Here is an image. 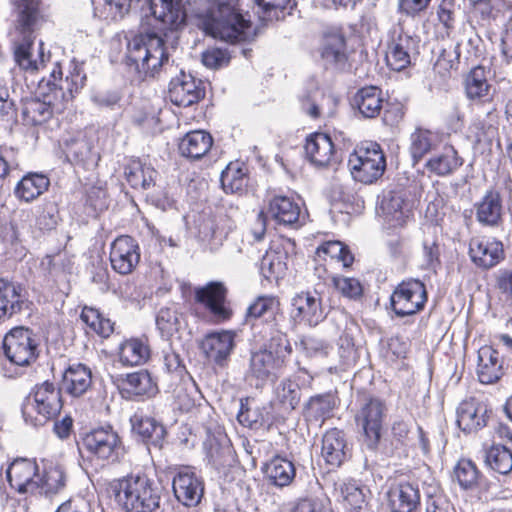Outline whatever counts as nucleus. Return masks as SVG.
Returning <instances> with one entry per match:
<instances>
[{
    "mask_svg": "<svg viewBox=\"0 0 512 512\" xmlns=\"http://www.w3.org/2000/svg\"><path fill=\"white\" fill-rule=\"evenodd\" d=\"M87 76L82 64L71 61L66 72L55 62L47 79L40 80L37 93L40 98L28 101L24 107V119L37 126L48 122L54 110L65 109L86 85Z\"/></svg>",
    "mask_w": 512,
    "mask_h": 512,
    "instance_id": "nucleus-1",
    "label": "nucleus"
},
{
    "mask_svg": "<svg viewBox=\"0 0 512 512\" xmlns=\"http://www.w3.org/2000/svg\"><path fill=\"white\" fill-rule=\"evenodd\" d=\"M13 16L15 61L25 71L37 72L45 67L44 54L32 58L31 50L42 26L48 21L44 0H9Z\"/></svg>",
    "mask_w": 512,
    "mask_h": 512,
    "instance_id": "nucleus-2",
    "label": "nucleus"
},
{
    "mask_svg": "<svg viewBox=\"0 0 512 512\" xmlns=\"http://www.w3.org/2000/svg\"><path fill=\"white\" fill-rule=\"evenodd\" d=\"M240 1L225 0L216 16L209 19L204 33L231 45L252 42L257 35L256 27Z\"/></svg>",
    "mask_w": 512,
    "mask_h": 512,
    "instance_id": "nucleus-3",
    "label": "nucleus"
},
{
    "mask_svg": "<svg viewBox=\"0 0 512 512\" xmlns=\"http://www.w3.org/2000/svg\"><path fill=\"white\" fill-rule=\"evenodd\" d=\"M78 450L85 463L103 468L120 462L124 444L118 432L107 425L82 433Z\"/></svg>",
    "mask_w": 512,
    "mask_h": 512,
    "instance_id": "nucleus-4",
    "label": "nucleus"
},
{
    "mask_svg": "<svg viewBox=\"0 0 512 512\" xmlns=\"http://www.w3.org/2000/svg\"><path fill=\"white\" fill-rule=\"evenodd\" d=\"M63 406L61 388L53 381L45 380L30 389L23 400L21 413L27 425L39 428L56 420Z\"/></svg>",
    "mask_w": 512,
    "mask_h": 512,
    "instance_id": "nucleus-5",
    "label": "nucleus"
},
{
    "mask_svg": "<svg viewBox=\"0 0 512 512\" xmlns=\"http://www.w3.org/2000/svg\"><path fill=\"white\" fill-rule=\"evenodd\" d=\"M109 487L114 500L127 512H153L159 507L160 496L145 474L113 480Z\"/></svg>",
    "mask_w": 512,
    "mask_h": 512,
    "instance_id": "nucleus-6",
    "label": "nucleus"
},
{
    "mask_svg": "<svg viewBox=\"0 0 512 512\" xmlns=\"http://www.w3.org/2000/svg\"><path fill=\"white\" fill-rule=\"evenodd\" d=\"M363 50V39L354 27H351L349 33L341 27L327 29L322 35L319 48L320 57L325 64L341 72L350 71L354 55Z\"/></svg>",
    "mask_w": 512,
    "mask_h": 512,
    "instance_id": "nucleus-7",
    "label": "nucleus"
},
{
    "mask_svg": "<svg viewBox=\"0 0 512 512\" xmlns=\"http://www.w3.org/2000/svg\"><path fill=\"white\" fill-rule=\"evenodd\" d=\"M168 61L165 43L152 34L133 36L127 44L125 62L145 77L154 76L164 62Z\"/></svg>",
    "mask_w": 512,
    "mask_h": 512,
    "instance_id": "nucleus-8",
    "label": "nucleus"
},
{
    "mask_svg": "<svg viewBox=\"0 0 512 512\" xmlns=\"http://www.w3.org/2000/svg\"><path fill=\"white\" fill-rule=\"evenodd\" d=\"M348 166L353 178L364 184L375 183L386 170V156L375 141H362L349 155Z\"/></svg>",
    "mask_w": 512,
    "mask_h": 512,
    "instance_id": "nucleus-9",
    "label": "nucleus"
},
{
    "mask_svg": "<svg viewBox=\"0 0 512 512\" xmlns=\"http://www.w3.org/2000/svg\"><path fill=\"white\" fill-rule=\"evenodd\" d=\"M1 352L12 365L28 367L39 357V343L32 329L16 326L3 338Z\"/></svg>",
    "mask_w": 512,
    "mask_h": 512,
    "instance_id": "nucleus-10",
    "label": "nucleus"
},
{
    "mask_svg": "<svg viewBox=\"0 0 512 512\" xmlns=\"http://www.w3.org/2000/svg\"><path fill=\"white\" fill-rule=\"evenodd\" d=\"M428 302L424 282L408 278L398 283L390 296V308L398 318L414 316L422 312Z\"/></svg>",
    "mask_w": 512,
    "mask_h": 512,
    "instance_id": "nucleus-11",
    "label": "nucleus"
},
{
    "mask_svg": "<svg viewBox=\"0 0 512 512\" xmlns=\"http://www.w3.org/2000/svg\"><path fill=\"white\" fill-rule=\"evenodd\" d=\"M386 412L387 407L382 399L369 396L354 416L357 428L371 449L377 448L381 441Z\"/></svg>",
    "mask_w": 512,
    "mask_h": 512,
    "instance_id": "nucleus-12",
    "label": "nucleus"
},
{
    "mask_svg": "<svg viewBox=\"0 0 512 512\" xmlns=\"http://www.w3.org/2000/svg\"><path fill=\"white\" fill-rule=\"evenodd\" d=\"M227 298L228 288L221 281H210L194 289L195 303L202 305L217 322H226L233 315Z\"/></svg>",
    "mask_w": 512,
    "mask_h": 512,
    "instance_id": "nucleus-13",
    "label": "nucleus"
},
{
    "mask_svg": "<svg viewBox=\"0 0 512 512\" xmlns=\"http://www.w3.org/2000/svg\"><path fill=\"white\" fill-rule=\"evenodd\" d=\"M418 40L403 28L393 29L387 42L385 61L394 71H402L412 63V56L417 53Z\"/></svg>",
    "mask_w": 512,
    "mask_h": 512,
    "instance_id": "nucleus-14",
    "label": "nucleus"
},
{
    "mask_svg": "<svg viewBox=\"0 0 512 512\" xmlns=\"http://www.w3.org/2000/svg\"><path fill=\"white\" fill-rule=\"evenodd\" d=\"M205 96L204 82L183 71L169 83L168 98L177 107H192L201 102Z\"/></svg>",
    "mask_w": 512,
    "mask_h": 512,
    "instance_id": "nucleus-15",
    "label": "nucleus"
},
{
    "mask_svg": "<svg viewBox=\"0 0 512 512\" xmlns=\"http://www.w3.org/2000/svg\"><path fill=\"white\" fill-rule=\"evenodd\" d=\"M511 13L509 0H468L467 21L475 28H489Z\"/></svg>",
    "mask_w": 512,
    "mask_h": 512,
    "instance_id": "nucleus-16",
    "label": "nucleus"
},
{
    "mask_svg": "<svg viewBox=\"0 0 512 512\" xmlns=\"http://www.w3.org/2000/svg\"><path fill=\"white\" fill-rule=\"evenodd\" d=\"M468 255L476 267L488 270L504 260L505 251L499 239L478 235L469 239Z\"/></svg>",
    "mask_w": 512,
    "mask_h": 512,
    "instance_id": "nucleus-17",
    "label": "nucleus"
},
{
    "mask_svg": "<svg viewBox=\"0 0 512 512\" xmlns=\"http://www.w3.org/2000/svg\"><path fill=\"white\" fill-rule=\"evenodd\" d=\"M118 381L121 395L128 400L145 401L159 392L157 379L147 369L127 373Z\"/></svg>",
    "mask_w": 512,
    "mask_h": 512,
    "instance_id": "nucleus-18",
    "label": "nucleus"
},
{
    "mask_svg": "<svg viewBox=\"0 0 512 512\" xmlns=\"http://www.w3.org/2000/svg\"><path fill=\"white\" fill-rule=\"evenodd\" d=\"M141 258L136 239L129 235L118 236L110 246L109 260L112 269L120 275H129L135 271Z\"/></svg>",
    "mask_w": 512,
    "mask_h": 512,
    "instance_id": "nucleus-19",
    "label": "nucleus"
},
{
    "mask_svg": "<svg viewBox=\"0 0 512 512\" xmlns=\"http://www.w3.org/2000/svg\"><path fill=\"white\" fill-rule=\"evenodd\" d=\"M492 410L476 397L462 400L456 409V423L465 434L477 433L487 426Z\"/></svg>",
    "mask_w": 512,
    "mask_h": 512,
    "instance_id": "nucleus-20",
    "label": "nucleus"
},
{
    "mask_svg": "<svg viewBox=\"0 0 512 512\" xmlns=\"http://www.w3.org/2000/svg\"><path fill=\"white\" fill-rule=\"evenodd\" d=\"M38 469L37 462L33 459H14L6 469V478L10 487L20 494H36Z\"/></svg>",
    "mask_w": 512,
    "mask_h": 512,
    "instance_id": "nucleus-21",
    "label": "nucleus"
},
{
    "mask_svg": "<svg viewBox=\"0 0 512 512\" xmlns=\"http://www.w3.org/2000/svg\"><path fill=\"white\" fill-rule=\"evenodd\" d=\"M304 151L306 159L315 167L328 168L339 163V154L332 138L322 132H314L307 136Z\"/></svg>",
    "mask_w": 512,
    "mask_h": 512,
    "instance_id": "nucleus-22",
    "label": "nucleus"
},
{
    "mask_svg": "<svg viewBox=\"0 0 512 512\" xmlns=\"http://www.w3.org/2000/svg\"><path fill=\"white\" fill-rule=\"evenodd\" d=\"M172 488L176 499L187 507L200 503L204 494V482L193 468L182 467L173 478Z\"/></svg>",
    "mask_w": 512,
    "mask_h": 512,
    "instance_id": "nucleus-23",
    "label": "nucleus"
},
{
    "mask_svg": "<svg viewBox=\"0 0 512 512\" xmlns=\"http://www.w3.org/2000/svg\"><path fill=\"white\" fill-rule=\"evenodd\" d=\"M261 214H265L279 225L295 227L300 222L301 207L293 197L268 194L265 209Z\"/></svg>",
    "mask_w": 512,
    "mask_h": 512,
    "instance_id": "nucleus-24",
    "label": "nucleus"
},
{
    "mask_svg": "<svg viewBox=\"0 0 512 512\" xmlns=\"http://www.w3.org/2000/svg\"><path fill=\"white\" fill-rule=\"evenodd\" d=\"M151 14L158 24L159 30L178 31L186 24V12L182 0H150Z\"/></svg>",
    "mask_w": 512,
    "mask_h": 512,
    "instance_id": "nucleus-25",
    "label": "nucleus"
},
{
    "mask_svg": "<svg viewBox=\"0 0 512 512\" xmlns=\"http://www.w3.org/2000/svg\"><path fill=\"white\" fill-rule=\"evenodd\" d=\"M289 242L290 239L279 236L271 241L263 255L260 261V273L268 281H278L285 276L288 269V252L285 244Z\"/></svg>",
    "mask_w": 512,
    "mask_h": 512,
    "instance_id": "nucleus-26",
    "label": "nucleus"
},
{
    "mask_svg": "<svg viewBox=\"0 0 512 512\" xmlns=\"http://www.w3.org/2000/svg\"><path fill=\"white\" fill-rule=\"evenodd\" d=\"M385 102L386 97L381 87L365 85L354 93L351 106L360 118L372 120L381 116Z\"/></svg>",
    "mask_w": 512,
    "mask_h": 512,
    "instance_id": "nucleus-27",
    "label": "nucleus"
},
{
    "mask_svg": "<svg viewBox=\"0 0 512 512\" xmlns=\"http://www.w3.org/2000/svg\"><path fill=\"white\" fill-rule=\"evenodd\" d=\"M490 69L476 65L464 77V92L466 98L474 104H491L494 92L489 82Z\"/></svg>",
    "mask_w": 512,
    "mask_h": 512,
    "instance_id": "nucleus-28",
    "label": "nucleus"
},
{
    "mask_svg": "<svg viewBox=\"0 0 512 512\" xmlns=\"http://www.w3.org/2000/svg\"><path fill=\"white\" fill-rule=\"evenodd\" d=\"M476 221L483 227L498 228L504 222L503 199L495 188L488 189L474 203Z\"/></svg>",
    "mask_w": 512,
    "mask_h": 512,
    "instance_id": "nucleus-29",
    "label": "nucleus"
},
{
    "mask_svg": "<svg viewBox=\"0 0 512 512\" xmlns=\"http://www.w3.org/2000/svg\"><path fill=\"white\" fill-rule=\"evenodd\" d=\"M235 347V333L228 330L210 332L200 343V348L209 361L223 367Z\"/></svg>",
    "mask_w": 512,
    "mask_h": 512,
    "instance_id": "nucleus-30",
    "label": "nucleus"
},
{
    "mask_svg": "<svg viewBox=\"0 0 512 512\" xmlns=\"http://www.w3.org/2000/svg\"><path fill=\"white\" fill-rule=\"evenodd\" d=\"M414 196L408 188H398L390 191L381 201L384 214L397 225L403 226L413 215Z\"/></svg>",
    "mask_w": 512,
    "mask_h": 512,
    "instance_id": "nucleus-31",
    "label": "nucleus"
},
{
    "mask_svg": "<svg viewBox=\"0 0 512 512\" xmlns=\"http://www.w3.org/2000/svg\"><path fill=\"white\" fill-rule=\"evenodd\" d=\"M476 373L482 384H495L504 376V359L493 345L486 344L478 349Z\"/></svg>",
    "mask_w": 512,
    "mask_h": 512,
    "instance_id": "nucleus-32",
    "label": "nucleus"
},
{
    "mask_svg": "<svg viewBox=\"0 0 512 512\" xmlns=\"http://www.w3.org/2000/svg\"><path fill=\"white\" fill-rule=\"evenodd\" d=\"M26 303L27 298L21 284L0 278V322L20 314Z\"/></svg>",
    "mask_w": 512,
    "mask_h": 512,
    "instance_id": "nucleus-33",
    "label": "nucleus"
},
{
    "mask_svg": "<svg viewBox=\"0 0 512 512\" xmlns=\"http://www.w3.org/2000/svg\"><path fill=\"white\" fill-rule=\"evenodd\" d=\"M392 512H413L420 505V491L417 484L399 481L390 485L387 492Z\"/></svg>",
    "mask_w": 512,
    "mask_h": 512,
    "instance_id": "nucleus-34",
    "label": "nucleus"
},
{
    "mask_svg": "<svg viewBox=\"0 0 512 512\" xmlns=\"http://www.w3.org/2000/svg\"><path fill=\"white\" fill-rule=\"evenodd\" d=\"M291 316L299 324L317 325L323 319L321 300L311 292L296 294L291 303Z\"/></svg>",
    "mask_w": 512,
    "mask_h": 512,
    "instance_id": "nucleus-35",
    "label": "nucleus"
},
{
    "mask_svg": "<svg viewBox=\"0 0 512 512\" xmlns=\"http://www.w3.org/2000/svg\"><path fill=\"white\" fill-rule=\"evenodd\" d=\"M214 145L213 136L206 130L187 132L178 143L179 154L190 160L197 161L208 156Z\"/></svg>",
    "mask_w": 512,
    "mask_h": 512,
    "instance_id": "nucleus-36",
    "label": "nucleus"
},
{
    "mask_svg": "<svg viewBox=\"0 0 512 512\" xmlns=\"http://www.w3.org/2000/svg\"><path fill=\"white\" fill-rule=\"evenodd\" d=\"M286 367L287 364L283 359L260 349L251 356L249 371L252 377L262 382L268 380L275 382Z\"/></svg>",
    "mask_w": 512,
    "mask_h": 512,
    "instance_id": "nucleus-37",
    "label": "nucleus"
},
{
    "mask_svg": "<svg viewBox=\"0 0 512 512\" xmlns=\"http://www.w3.org/2000/svg\"><path fill=\"white\" fill-rule=\"evenodd\" d=\"M158 172L139 158H131L124 165V178L137 191L149 190L156 184Z\"/></svg>",
    "mask_w": 512,
    "mask_h": 512,
    "instance_id": "nucleus-38",
    "label": "nucleus"
},
{
    "mask_svg": "<svg viewBox=\"0 0 512 512\" xmlns=\"http://www.w3.org/2000/svg\"><path fill=\"white\" fill-rule=\"evenodd\" d=\"M453 479L464 490L488 491L489 482L477 467L476 463L468 458H461L453 468Z\"/></svg>",
    "mask_w": 512,
    "mask_h": 512,
    "instance_id": "nucleus-39",
    "label": "nucleus"
},
{
    "mask_svg": "<svg viewBox=\"0 0 512 512\" xmlns=\"http://www.w3.org/2000/svg\"><path fill=\"white\" fill-rule=\"evenodd\" d=\"M61 385V390L68 395L80 397L92 386V372L82 363L69 365L63 373Z\"/></svg>",
    "mask_w": 512,
    "mask_h": 512,
    "instance_id": "nucleus-40",
    "label": "nucleus"
},
{
    "mask_svg": "<svg viewBox=\"0 0 512 512\" xmlns=\"http://www.w3.org/2000/svg\"><path fill=\"white\" fill-rule=\"evenodd\" d=\"M464 161L453 145L446 144L441 152L432 155L425 163V169L433 175L445 177L458 170Z\"/></svg>",
    "mask_w": 512,
    "mask_h": 512,
    "instance_id": "nucleus-41",
    "label": "nucleus"
},
{
    "mask_svg": "<svg viewBox=\"0 0 512 512\" xmlns=\"http://www.w3.org/2000/svg\"><path fill=\"white\" fill-rule=\"evenodd\" d=\"M80 320L85 325L84 330L87 335L108 339L114 333L115 322L96 307L83 306Z\"/></svg>",
    "mask_w": 512,
    "mask_h": 512,
    "instance_id": "nucleus-42",
    "label": "nucleus"
},
{
    "mask_svg": "<svg viewBox=\"0 0 512 512\" xmlns=\"http://www.w3.org/2000/svg\"><path fill=\"white\" fill-rule=\"evenodd\" d=\"M314 260L318 263H337L349 268L354 263V255L349 247L338 240L322 242L314 252Z\"/></svg>",
    "mask_w": 512,
    "mask_h": 512,
    "instance_id": "nucleus-43",
    "label": "nucleus"
},
{
    "mask_svg": "<svg viewBox=\"0 0 512 512\" xmlns=\"http://www.w3.org/2000/svg\"><path fill=\"white\" fill-rule=\"evenodd\" d=\"M346 448L343 430L331 428L323 435L321 454L328 465L339 467L346 459Z\"/></svg>",
    "mask_w": 512,
    "mask_h": 512,
    "instance_id": "nucleus-44",
    "label": "nucleus"
},
{
    "mask_svg": "<svg viewBox=\"0 0 512 512\" xmlns=\"http://www.w3.org/2000/svg\"><path fill=\"white\" fill-rule=\"evenodd\" d=\"M263 472L269 482L277 487L290 485L296 476L294 463L279 455L265 464Z\"/></svg>",
    "mask_w": 512,
    "mask_h": 512,
    "instance_id": "nucleus-45",
    "label": "nucleus"
},
{
    "mask_svg": "<svg viewBox=\"0 0 512 512\" xmlns=\"http://www.w3.org/2000/svg\"><path fill=\"white\" fill-rule=\"evenodd\" d=\"M439 142L438 136L430 129L417 127L410 135L409 154L415 166L432 152Z\"/></svg>",
    "mask_w": 512,
    "mask_h": 512,
    "instance_id": "nucleus-46",
    "label": "nucleus"
},
{
    "mask_svg": "<svg viewBox=\"0 0 512 512\" xmlns=\"http://www.w3.org/2000/svg\"><path fill=\"white\" fill-rule=\"evenodd\" d=\"M118 356L125 366H137L147 362L150 358L148 340L137 337L124 340L119 347Z\"/></svg>",
    "mask_w": 512,
    "mask_h": 512,
    "instance_id": "nucleus-47",
    "label": "nucleus"
},
{
    "mask_svg": "<svg viewBox=\"0 0 512 512\" xmlns=\"http://www.w3.org/2000/svg\"><path fill=\"white\" fill-rule=\"evenodd\" d=\"M50 186V179L41 173L30 172L17 183L15 196L25 202H31L45 193Z\"/></svg>",
    "mask_w": 512,
    "mask_h": 512,
    "instance_id": "nucleus-48",
    "label": "nucleus"
},
{
    "mask_svg": "<svg viewBox=\"0 0 512 512\" xmlns=\"http://www.w3.org/2000/svg\"><path fill=\"white\" fill-rule=\"evenodd\" d=\"M39 494H54L59 492L66 483V475L63 468L52 461L45 462L41 473L37 477Z\"/></svg>",
    "mask_w": 512,
    "mask_h": 512,
    "instance_id": "nucleus-49",
    "label": "nucleus"
},
{
    "mask_svg": "<svg viewBox=\"0 0 512 512\" xmlns=\"http://www.w3.org/2000/svg\"><path fill=\"white\" fill-rule=\"evenodd\" d=\"M132 428L142 440L153 446H160L165 438L164 426L149 416L135 414L131 418Z\"/></svg>",
    "mask_w": 512,
    "mask_h": 512,
    "instance_id": "nucleus-50",
    "label": "nucleus"
},
{
    "mask_svg": "<svg viewBox=\"0 0 512 512\" xmlns=\"http://www.w3.org/2000/svg\"><path fill=\"white\" fill-rule=\"evenodd\" d=\"M171 385H174L173 393L178 408L184 412L192 410L201 394L192 375L185 376V378L173 382Z\"/></svg>",
    "mask_w": 512,
    "mask_h": 512,
    "instance_id": "nucleus-51",
    "label": "nucleus"
},
{
    "mask_svg": "<svg viewBox=\"0 0 512 512\" xmlns=\"http://www.w3.org/2000/svg\"><path fill=\"white\" fill-rule=\"evenodd\" d=\"M247 179V165L240 160L231 161L220 176V182L224 191L231 193L242 191L247 184Z\"/></svg>",
    "mask_w": 512,
    "mask_h": 512,
    "instance_id": "nucleus-52",
    "label": "nucleus"
},
{
    "mask_svg": "<svg viewBox=\"0 0 512 512\" xmlns=\"http://www.w3.org/2000/svg\"><path fill=\"white\" fill-rule=\"evenodd\" d=\"M486 465L494 472L508 475L512 472V451L502 444H492L485 454Z\"/></svg>",
    "mask_w": 512,
    "mask_h": 512,
    "instance_id": "nucleus-53",
    "label": "nucleus"
},
{
    "mask_svg": "<svg viewBox=\"0 0 512 512\" xmlns=\"http://www.w3.org/2000/svg\"><path fill=\"white\" fill-rule=\"evenodd\" d=\"M331 100L332 97L318 87L306 90L299 99L301 110L312 119H319L322 116L325 102Z\"/></svg>",
    "mask_w": 512,
    "mask_h": 512,
    "instance_id": "nucleus-54",
    "label": "nucleus"
},
{
    "mask_svg": "<svg viewBox=\"0 0 512 512\" xmlns=\"http://www.w3.org/2000/svg\"><path fill=\"white\" fill-rule=\"evenodd\" d=\"M225 0H186L191 14L198 20L199 27L204 31L209 19L214 18Z\"/></svg>",
    "mask_w": 512,
    "mask_h": 512,
    "instance_id": "nucleus-55",
    "label": "nucleus"
},
{
    "mask_svg": "<svg viewBox=\"0 0 512 512\" xmlns=\"http://www.w3.org/2000/svg\"><path fill=\"white\" fill-rule=\"evenodd\" d=\"M334 407L333 396L330 393H324L310 397L305 409L310 419L323 422L331 416Z\"/></svg>",
    "mask_w": 512,
    "mask_h": 512,
    "instance_id": "nucleus-56",
    "label": "nucleus"
},
{
    "mask_svg": "<svg viewBox=\"0 0 512 512\" xmlns=\"http://www.w3.org/2000/svg\"><path fill=\"white\" fill-rule=\"evenodd\" d=\"M460 45L457 44L453 53L443 50L433 66V72L442 82L451 78L452 72L457 71L459 65Z\"/></svg>",
    "mask_w": 512,
    "mask_h": 512,
    "instance_id": "nucleus-57",
    "label": "nucleus"
},
{
    "mask_svg": "<svg viewBox=\"0 0 512 512\" xmlns=\"http://www.w3.org/2000/svg\"><path fill=\"white\" fill-rule=\"evenodd\" d=\"M460 6L456 0H440L436 7V16L445 34L449 37L456 28L457 12Z\"/></svg>",
    "mask_w": 512,
    "mask_h": 512,
    "instance_id": "nucleus-58",
    "label": "nucleus"
},
{
    "mask_svg": "<svg viewBox=\"0 0 512 512\" xmlns=\"http://www.w3.org/2000/svg\"><path fill=\"white\" fill-rule=\"evenodd\" d=\"M280 308V300L274 295H261L257 297L247 308L248 319H259L267 315H273Z\"/></svg>",
    "mask_w": 512,
    "mask_h": 512,
    "instance_id": "nucleus-59",
    "label": "nucleus"
},
{
    "mask_svg": "<svg viewBox=\"0 0 512 512\" xmlns=\"http://www.w3.org/2000/svg\"><path fill=\"white\" fill-rule=\"evenodd\" d=\"M179 315L178 310L174 307H164L159 310L156 325L163 337L170 338L179 331Z\"/></svg>",
    "mask_w": 512,
    "mask_h": 512,
    "instance_id": "nucleus-60",
    "label": "nucleus"
},
{
    "mask_svg": "<svg viewBox=\"0 0 512 512\" xmlns=\"http://www.w3.org/2000/svg\"><path fill=\"white\" fill-rule=\"evenodd\" d=\"M486 120H477L472 124L474 135L478 143L485 141L498 132L499 116L496 106L487 112Z\"/></svg>",
    "mask_w": 512,
    "mask_h": 512,
    "instance_id": "nucleus-61",
    "label": "nucleus"
},
{
    "mask_svg": "<svg viewBox=\"0 0 512 512\" xmlns=\"http://www.w3.org/2000/svg\"><path fill=\"white\" fill-rule=\"evenodd\" d=\"M263 350L270 352L274 357L283 359V362L287 365L293 352L292 344L288 336L280 331H277L271 336Z\"/></svg>",
    "mask_w": 512,
    "mask_h": 512,
    "instance_id": "nucleus-62",
    "label": "nucleus"
},
{
    "mask_svg": "<svg viewBox=\"0 0 512 512\" xmlns=\"http://www.w3.org/2000/svg\"><path fill=\"white\" fill-rule=\"evenodd\" d=\"M333 284L341 295L349 300L361 301L364 297V286L357 278L335 277Z\"/></svg>",
    "mask_w": 512,
    "mask_h": 512,
    "instance_id": "nucleus-63",
    "label": "nucleus"
},
{
    "mask_svg": "<svg viewBox=\"0 0 512 512\" xmlns=\"http://www.w3.org/2000/svg\"><path fill=\"white\" fill-rule=\"evenodd\" d=\"M265 18L278 19L285 11L290 14L296 5L294 0H254Z\"/></svg>",
    "mask_w": 512,
    "mask_h": 512,
    "instance_id": "nucleus-64",
    "label": "nucleus"
}]
</instances>
